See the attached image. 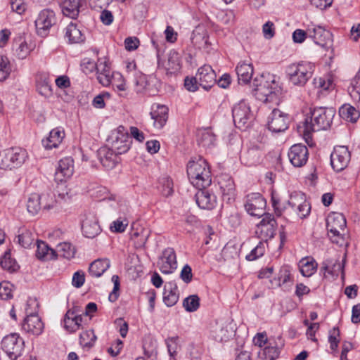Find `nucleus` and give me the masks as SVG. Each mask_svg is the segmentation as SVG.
<instances>
[{
  "label": "nucleus",
  "instance_id": "f257e3e1",
  "mask_svg": "<svg viewBox=\"0 0 360 360\" xmlns=\"http://www.w3.org/2000/svg\"><path fill=\"white\" fill-rule=\"evenodd\" d=\"M310 115L303 122V135L307 141L311 138L312 132L330 128L335 110L333 108L316 107L310 108Z\"/></svg>",
  "mask_w": 360,
  "mask_h": 360
},
{
  "label": "nucleus",
  "instance_id": "f03ea898",
  "mask_svg": "<svg viewBox=\"0 0 360 360\" xmlns=\"http://www.w3.org/2000/svg\"><path fill=\"white\" fill-rule=\"evenodd\" d=\"M187 174L191 183L196 188H206L212 183L211 172L205 160L199 157L187 165Z\"/></svg>",
  "mask_w": 360,
  "mask_h": 360
},
{
  "label": "nucleus",
  "instance_id": "7ed1b4c3",
  "mask_svg": "<svg viewBox=\"0 0 360 360\" xmlns=\"http://www.w3.org/2000/svg\"><path fill=\"white\" fill-rule=\"evenodd\" d=\"M252 87L259 100L266 103H278V90L272 76L269 75L266 77L262 75L259 78H255L252 82Z\"/></svg>",
  "mask_w": 360,
  "mask_h": 360
},
{
  "label": "nucleus",
  "instance_id": "20e7f679",
  "mask_svg": "<svg viewBox=\"0 0 360 360\" xmlns=\"http://www.w3.org/2000/svg\"><path fill=\"white\" fill-rule=\"evenodd\" d=\"M346 224V219L342 214L332 212L328 214L326 219V227L328 235L332 243L339 246L347 244L345 237Z\"/></svg>",
  "mask_w": 360,
  "mask_h": 360
},
{
  "label": "nucleus",
  "instance_id": "39448f33",
  "mask_svg": "<svg viewBox=\"0 0 360 360\" xmlns=\"http://www.w3.org/2000/svg\"><path fill=\"white\" fill-rule=\"evenodd\" d=\"M313 66L309 63H299L290 65L287 68L289 81L293 85L303 86L313 73Z\"/></svg>",
  "mask_w": 360,
  "mask_h": 360
},
{
  "label": "nucleus",
  "instance_id": "423d86ee",
  "mask_svg": "<svg viewBox=\"0 0 360 360\" xmlns=\"http://www.w3.org/2000/svg\"><path fill=\"white\" fill-rule=\"evenodd\" d=\"M108 142L111 149L117 154L125 153L130 148L131 137L123 126H120L112 131L109 136Z\"/></svg>",
  "mask_w": 360,
  "mask_h": 360
},
{
  "label": "nucleus",
  "instance_id": "0eeeda50",
  "mask_svg": "<svg viewBox=\"0 0 360 360\" xmlns=\"http://www.w3.org/2000/svg\"><path fill=\"white\" fill-rule=\"evenodd\" d=\"M35 304V301L29 300L26 304L25 314L26 316L22 323V328L26 333H31L34 335H40L44 329V323L37 314V311H30L29 307Z\"/></svg>",
  "mask_w": 360,
  "mask_h": 360
},
{
  "label": "nucleus",
  "instance_id": "6e6552de",
  "mask_svg": "<svg viewBox=\"0 0 360 360\" xmlns=\"http://www.w3.org/2000/svg\"><path fill=\"white\" fill-rule=\"evenodd\" d=\"M0 167L4 169H12L20 167L25 160L26 153L18 148L6 149L0 155Z\"/></svg>",
  "mask_w": 360,
  "mask_h": 360
},
{
  "label": "nucleus",
  "instance_id": "1a4fd4ad",
  "mask_svg": "<svg viewBox=\"0 0 360 360\" xmlns=\"http://www.w3.org/2000/svg\"><path fill=\"white\" fill-rule=\"evenodd\" d=\"M1 348L10 359L16 360L22 354L24 340L18 333H11L3 338Z\"/></svg>",
  "mask_w": 360,
  "mask_h": 360
},
{
  "label": "nucleus",
  "instance_id": "9d476101",
  "mask_svg": "<svg viewBox=\"0 0 360 360\" xmlns=\"http://www.w3.org/2000/svg\"><path fill=\"white\" fill-rule=\"evenodd\" d=\"M56 21V14L53 10L49 8L41 10L34 20L37 34L42 37L47 36Z\"/></svg>",
  "mask_w": 360,
  "mask_h": 360
},
{
  "label": "nucleus",
  "instance_id": "9b49d317",
  "mask_svg": "<svg viewBox=\"0 0 360 360\" xmlns=\"http://www.w3.org/2000/svg\"><path fill=\"white\" fill-rule=\"evenodd\" d=\"M276 226L274 217L271 214H266L257 225L255 234L262 241L266 243L274 236Z\"/></svg>",
  "mask_w": 360,
  "mask_h": 360
},
{
  "label": "nucleus",
  "instance_id": "f8f14e48",
  "mask_svg": "<svg viewBox=\"0 0 360 360\" xmlns=\"http://www.w3.org/2000/svg\"><path fill=\"white\" fill-rule=\"evenodd\" d=\"M232 115L236 127L241 129L248 128L249 121L252 118L250 106L243 101L233 106Z\"/></svg>",
  "mask_w": 360,
  "mask_h": 360
},
{
  "label": "nucleus",
  "instance_id": "ddd939ff",
  "mask_svg": "<svg viewBox=\"0 0 360 360\" xmlns=\"http://www.w3.org/2000/svg\"><path fill=\"white\" fill-rule=\"evenodd\" d=\"M351 155L347 146H338L330 155V164L337 172L344 170L350 162Z\"/></svg>",
  "mask_w": 360,
  "mask_h": 360
},
{
  "label": "nucleus",
  "instance_id": "4468645a",
  "mask_svg": "<svg viewBox=\"0 0 360 360\" xmlns=\"http://www.w3.org/2000/svg\"><path fill=\"white\" fill-rule=\"evenodd\" d=\"M266 200L259 193H253L247 195L245 208L252 216L262 217L267 213L264 212Z\"/></svg>",
  "mask_w": 360,
  "mask_h": 360
},
{
  "label": "nucleus",
  "instance_id": "2eb2a0df",
  "mask_svg": "<svg viewBox=\"0 0 360 360\" xmlns=\"http://www.w3.org/2000/svg\"><path fill=\"white\" fill-rule=\"evenodd\" d=\"M289 117L287 114L274 108L269 117L268 129L274 133L284 131L288 128Z\"/></svg>",
  "mask_w": 360,
  "mask_h": 360
},
{
  "label": "nucleus",
  "instance_id": "dca6fc26",
  "mask_svg": "<svg viewBox=\"0 0 360 360\" xmlns=\"http://www.w3.org/2000/svg\"><path fill=\"white\" fill-rule=\"evenodd\" d=\"M160 271L165 274L173 273L177 268L176 255L172 248H167L162 252L158 262Z\"/></svg>",
  "mask_w": 360,
  "mask_h": 360
},
{
  "label": "nucleus",
  "instance_id": "f3484780",
  "mask_svg": "<svg viewBox=\"0 0 360 360\" xmlns=\"http://www.w3.org/2000/svg\"><path fill=\"white\" fill-rule=\"evenodd\" d=\"M151 42L154 48L157 50L158 65L160 68L161 67L162 63L160 60V50L158 49V44L154 39H152ZM162 66L165 69L167 75H172L178 72L181 68L180 57L179 53L174 50L171 51L168 54L167 62L166 64H163Z\"/></svg>",
  "mask_w": 360,
  "mask_h": 360
},
{
  "label": "nucleus",
  "instance_id": "a211bd4d",
  "mask_svg": "<svg viewBox=\"0 0 360 360\" xmlns=\"http://www.w3.org/2000/svg\"><path fill=\"white\" fill-rule=\"evenodd\" d=\"M218 185L223 200L227 203L233 201L236 196V188L232 178L228 174H221L218 176Z\"/></svg>",
  "mask_w": 360,
  "mask_h": 360
},
{
  "label": "nucleus",
  "instance_id": "6ab92c4d",
  "mask_svg": "<svg viewBox=\"0 0 360 360\" xmlns=\"http://www.w3.org/2000/svg\"><path fill=\"white\" fill-rule=\"evenodd\" d=\"M288 155L294 167H302L308 160V148L302 143L295 144L290 147Z\"/></svg>",
  "mask_w": 360,
  "mask_h": 360
},
{
  "label": "nucleus",
  "instance_id": "aec40b11",
  "mask_svg": "<svg viewBox=\"0 0 360 360\" xmlns=\"http://www.w3.org/2000/svg\"><path fill=\"white\" fill-rule=\"evenodd\" d=\"M199 85L205 90H210L216 84V73L209 65L198 68L196 73Z\"/></svg>",
  "mask_w": 360,
  "mask_h": 360
},
{
  "label": "nucleus",
  "instance_id": "412c9836",
  "mask_svg": "<svg viewBox=\"0 0 360 360\" xmlns=\"http://www.w3.org/2000/svg\"><path fill=\"white\" fill-rule=\"evenodd\" d=\"M346 258L347 254L345 253L341 262L340 257L328 259L323 262L321 271H323L324 274L328 272L333 276H338L339 274L341 273L343 276L345 275Z\"/></svg>",
  "mask_w": 360,
  "mask_h": 360
},
{
  "label": "nucleus",
  "instance_id": "4be33fe9",
  "mask_svg": "<svg viewBox=\"0 0 360 360\" xmlns=\"http://www.w3.org/2000/svg\"><path fill=\"white\" fill-rule=\"evenodd\" d=\"M82 229L85 237L94 238L101 232V227L96 216L93 213H89L82 221Z\"/></svg>",
  "mask_w": 360,
  "mask_h": 360
},
{
  "label": "nucleus",
  "instance_id": "5701e85b",
  "mask_svg": "<svg viewBox=\"0 0 360 360\" xmlns=\"http://www.w3.org/2000/svg\"><path fill=\"white\" fill-rule=\"evenodd\" d=\"M86 0H64L62 3V12L69 18L76 19L79 13L84 10Z\"/></svg>",
  "mask_w": 360,
  "mask_h": 360
},
{
  "label": "nucleus",
  "instance_id": "b1692460",
  "mask_svg": "<svg viewBox=\"0 0 360 360\" xmlns=\"http://www.w3.org/2000/svg\"><path fill=\"white\" fill-rule=\"evenodd\" d=\"M308 37L321 47H328L331 43V34L321 26L308 28Z\"/></svg>",
  "mask_w": 360,
  "mask_h": 360
},
{
  "label": "nucleus",
  "instance_id": "393cba45",
  "mask_svg": "<svg viewBox=\"0 0 360 360\" xmlns=\"http://www.w3.org/2000/svg\"><path fill=\"white\" fill-rule=\"evenodd\" d=\"M101 165L107 169H113L119 162V158L113 150L108 147H101L97 152Z\"/></svg>",
  "mask_w": 360,
  "mask_h": 360
},
{
  "label": "nucleus",
  "instance_id": "a878e982",
  "mask_svg": "<svg viewBox=\"0 0 360 360\" xmlns=\"http://www.w3.org/2000/svg\"><path fill=\"white\" fill-rule=\"evenodd\" d=\"M46 198L47 196L44 195H39L37 193L31 194L27 202V211L32 215L37 214L42 207L43 201ZM54 206L55 202H52L51 204H44L43 207L44 209L49 210L53 208Z\"/></svg>",
  "mask_w": 360,
  "mask_h": 360
},
{
  "label": "nucleus",
  "instance_id": "bb28decb",
  "mask_svg": "<svg viewBox=\"0 0 360 360\" xmlns=\"http://www.w3.org/2000/svg\"><path fill=\"white\" fill-rule=\"evenodd\" d=\"M151 119L153 120V125L157 129H162L166 124L168 119V108L163 105L157 104L153 105L152 111L150 113Z\"/></svg>",
  "mask_w": 360,
  "mask_h": 360
},
{
  "label": "nucleus",
  "instance_id": "cd10ccee",
  "mask_svg": "<svg viewBox=\"0 0 360 360\" xmlns=\"http://www.w3.org/2000/svg\"><path fill=\"white\" fill-rule=\"evenodd\" d=\"M74 172L73 160L70 157H66L58 162V166L56 172V179L62 181L65 179L70 178Z\"/></svg>",
  "mask_w": 360,
  "mask_h": 360
},
{
  "label": "nucleus",
  "instance_id": "c85d7f7f",
  "mask_svg": "<svg viewBox=\"0 0 360 360\" xmlns=\"http://www.w3.org/2000/svg\"><path fill=\"white\" fill-rule=\"evenodd\" d=\"M203 188H198L199 191L195 195L196 203L201 209L211 210L214 207L215 196Z\"/></svg>",
  "mask_w": 360,
  "mask_h": 360
},
{
  "label": "nucleus",
  "instance_id": "c756f323",
  "mask_svg": "<svg viewBox=\"0 0 360 360\" xmlns=\"http://www.w3.org/2000/svg\"><path fill=\"white\" fill-rule=\"evenodd\" d=\"M179 293L176 284L169 282L165 285L163 292V301L167 307H172L179 300Z\"/></svg>",
  "mask_w": 360,
  "mask_h": 360
},
{
  "label": "nucleus",
  "instance_id": "7c9ffc66",
  "mask_svg": "<svg viewBox=\"0 0 360 360\" xmlns=\"http://www.w3.org/2000/svg\"><path fill=\"white\" fill-rule=\"evenodd\" d=\"M35 255L41 261L55 259L57 257L56 251L51 248L46 243L42 240H37V250Z\"/></svg>",
  "mask_w": 360,
  "mask_h": 360
},
{
  "label": "nucleus",
  "instance_id": "2f4dec72",
  "mask_svg": "<svg viewBox=\"0 0 360 360\" xmlns=\"http://www.w3.org/2000/svg\"><path fill=\"white\" fill-rule=\"evenodd\" d=\"M65 136L63 130L56 128L51 130L49 136L42 140L43 146L48 150L58 147Z\"/></svg>",
  "mask_w": 360,
  "mask_h": 360
},
{
  "label": "nucleus",
  "instance_id": "473e14b6",
  "mask_svg": "<svg viewBox=\"0 0 360 360\" xmlns=\"http://www.w3.org/2000/svg\"><path fill=\"white\" fill-rule=\"evenodd\" d=\"M239 84H247L253 75V67L251 63L240 62L236 68Z\"/></svg>",
  "mask_w": 360,
  "mask_h": 360
},
{
  "label": "nucleus",
  "instance_id": "72a5a7b5",
  "mask_svg": "<svg viewBox=\"0 0 360 360\" xmlns=\"http://www.w3.org/2000/svg\"><path fill=\"white\" fill-rule=\"evenodd\" d=\"M110 267V261L107 259H98L91 263L89 274L92 277L98 278Z\"/></svg>",
  "mask_w": 360,
  "mask_h": 360
},
{
  "label": "nucleus",
  "instance_id": "f704fd0d",
  "mask_svg": "<svg viewBox=\"0 0 360 360\" xmlns=\"http://www.w3.org/2000/svg\"><path fill=\"white\" fill-rule=\"evenodd\" d=\"M65 38L68 39L70 43H82L84 41L85 37L82 31L75 23H70L65 28Z\"/></svg>",
  "mask_w": 360,
  "mask_h": 360
},
{
  "label": "nucleus",
  "instance_id": "c9c22d12",
  "mask_svg": "<svg viewBox=\"0 0 360 360\" xmlns=\"http://www.w3.org/2000/svg\"><path fill=\"white\" fill-rule=\"evenodd\" d=\"M340 116L347 122L354 123L360 117L359 111L349 104H344L339 109Z\"/></svg>",
  "mask_w": 360,
  "mask_h": 360
},
{
  "label": "nucleus",
  "instance_id": "e433bc0d",
  "mask_svg": "<svg viewBox=\"0 0 360 360\" xmlns=\"http://www.w3.org/2000/svg\"><path fill=\"white\" fill-rule=\"evenodd\" d=\"M13 51L16 57L22 60L30 53V48L27 42L22 37L15 38L13 43Z\"/></svg>",
  "mask_w": 360,
  "mask_h": 360
},
{
  "label": "nucleus",
  "instance_id": "4c0bfd02",
  "mask_svg": "<svg viewBox=\"0 0 360 360\" xmlns=\"http://www.w3.org/2000/svg\"><path fill=\"white\" fill-rule=\"evenodd\" d=\"M262 152L258 146H254L248 149L242 157L243 161L248 166L255 165L259 162Z\"/></svg>",
  "mask_w": 360,
  "mask_h": 360
},
{
  "label": "nucleus",
  "instance_id": "58836bf2",
  "mask_svg": "<svg viewBox=\"0 0 360 360\" xmlns=\"http://www.w3.org/2000/svg\"><path fill=\"white\" fill-rule=\"evenodd\" d=\"M36 82L37 90L40 94L45 96H49L52 94L51 84L49 77L46 74L38 75Z\"/></svg>",
  "mask_w": 360,
  "mask_h": 360
},
{
  "label": "nucleus",
  "instance_id": "ea45409f",
  "mask_svg": "<svg viewBox=\"0 0 360 360\" xmlns=\"http://www.w3.org/2000/svg\"><path fill=\"white\" fill-rule=\"evenodd\" d=\"M96 340L97 337L92 329L85 330L79 335V344L83 348H91Z\"/></svg>",
  "mask_w": 360,
  "mask_h": 360
},
{
  "label": "nucleus",
  "instance_id": "a19ab883",
  "mask_svg": "<svg viewBox=\"0 0 360 360\" xmlns=\"http://www.w3.org/2000/svg\"><path fill=\"white\" fill-rule=\"evenodd\" d=\"M216 137L214 133L210 130H205L199 135L198 139V144L204 148H210L214 145Z\"/></svg>",
  "mask_w": 360,
  "mask_h": 360
},
{
  "label": "nucleus",
  "instance_id": "79ce46f5",
  "mask_svg": "<svg viewBox=\"0 0 360 360\" xmlns=\"http://www.w3.org/2000/svg\"><path fill=\"white\" fill-rule=\"evenodd\" d=\"M57 252L63 257L70 259L75 257L76 249L71 243L63 242L57 245Z\"/></svg>",
  "mask_w": 360,
  "mask_h": 360
},
{
  "label": "nucleus",
  "instance_id": "37998d69",
  "mask_svg": "<svg viewBox=\"0 0 360 360\" xmlns=\"http://www.w3.org/2000/svg\"><path fill=\"white\" fill-rule=\"evenodd\" d=\"M0 264L1 267L10 272L16 271L19 269V266L14 259L11 257L9 252H6L1 259Z\"/></svg>",
  "mask_w": 360,
  "mask_h": 360
},
{
  "label": "nucleus",
  "instance_id": "c03bdc74",
  "mask_svg": "<svg viewBox=\"0 0 360 360\" xmlns=\"http://www.w3.org/2000/svg\"><path fill=\"white\" fill-rule=\"evenodd\" d=\"M300 262L302 263L300 272L302 276L309 277L315 273L317 268V263L315 260L312 259L311 261H309L302 259Z\"/></svg>",
  "mask_w": 360,
  "mask_h": 360
},
{
  "label": "nucleus",
  "instance_id": "a18cd8bd",
  "mask_svg": "<svg viewBox=\"0 0 360 360\" xmlns=\"http://www.w3.org/2000/svg\"><path fill=\"white\" fill-rule=\"evenodd\" d=\"M183 307L187 311L193 312L200 307V298L197 295H191L183 301Z\"/></svg>",
  "mask_w": 360,
  "mask_h": 360
},
{
  "label": "nucleus",
  "instance_id": "49530a36",
  "mask_svg": "<svg viewBox=\"0 0 360 360\" xmlns=\"http://www.w3.org/2000/svg\"><path fill=\"white\" fill-rule=\"evenodd\" d=\"M348 91L351 97L356 101H360V75H356L352 80Z\"/></svg>",
  "mask_w": 360,
  "mask_h": 360
},
{
  "label": "nucleus",
  "instance_id": "de8ad7c7",
  "mask_svg": "<svg viewBox=\"0 0 360 360\" xmlns=\"http://www.w3.org/2000/svg\"><path fill=\"white\" fill-rule=\"evenodd\" d=\"M304 200L305 196L303 193L294 192L290 194V198L288 200V205L296 213L300 207L299 204L303 203Z\"/></svg>",
  "mask_w": 360,
  "mask_h": 360
},
{
  "label": "nucleus",
  "instance_id": "09e8293b",
  "mask_svg": "<svg viewBox=\"0 0 360 360\" xmlns=\"http://www.w3.org/2000/svg\"><path fill=\"white\" fill-rule=\"evenodd\" d=\"M34 239L33 233L28 230L22 231L18 236V242L24 248H30Z\"/></svg>",
  "mask_w": 360,
  "mask_h": 360
},
{
  "label": "nucleus",
  "instance_id": "8fccbe9b",
  "mask_svg": "<svg viewBox=\"0 0 360 360\" xmlns=\"http://www.w3.org/2000/svg\"><path fill=\"white\" fill-rule=\"evenodd\" d=\"M265 252L264 242L260 241L257 245L252 250V251L246 255V259L248 261H254L263 256Z\"/></svg>",
  "mask_w": 360,
  "mask_h": 360
},
{
  "label": "nucleus",
  "instance_id": "3c124183",
  "mask_svg": "<svg viewBox=\"0 0 360 360\" xmlns=\"http://www.w3.org/2000/svg\"><path fill=\"white\" fill-rule=\"evenodd\" d=\"M340 333L338 327H334L329 332L328 342H330V349L333 351H335L338 347Z\"/></svg>",
  "mask_w": 360,
  "mask_h": 360
},
{
  "label": "nucleus",
  "instance_id": "603ef678",
  "mask_svg": "<svg viewBox=\"0 0 360 360\" xmlns=\"http://www.w3.org/2000/svg\"><path fill=\"white\" fill-rule=\"evenodd\" d=\"M264 360H276L280 354L277 346H267L263 349Z\"/></svg>",
  "mask_w": 360,
  "mask_h": 360
},
{
  "label": "nucleus",
  "instance_id": "864d4df0",
  "mask_svg": "<svg viewBox=\"0 0 360 360\" xmlns=\"http://www.w3.org/2000/svg\"><path fill=\"white\" fill-rule=\"evenodd\" d=\"M13 285L8 281L0 283V298L2 300H8L13 297L12 295Z\"/></svg>",
  "mask_w": 360,
  "mask_h": 360
},
{
  "label": "nucleus",
  "instance_id": "5fc2aeb1",
  "mask_svg": "<svg viewBox=\"0 0 360 360\" xmlns=\"http://www.w3.org/2000/svg\"><path fill=\"white\" fill-rule=\"evenodd\" d=\"M313 84L314 85L315 88L318 89L317 94H319L322 91L328 90L332 86L333 83L330 79L326 81L325 79L319 77L314 79Z\"/></svg>",
  "mask_w": 360,
  "mask_h": 360
},
{
  "label": "nucleus",
  "instance_id": "6e6d98bb",
  "mask_svg": "<svg viewBox=\"0 0 360 360\" xmlns=\"http://www.w3.org/2000/svg\"><path fill=\"white\" fill-rule=\"evenodd\" d=\"M160 184H162L161 193L164 196H169L173 193L172 180L169 177H164L160 180Z\"/></svg>",
  "mask_w": 360,
  "mask_h": 360
},
{
  "label": "nucleus",
  "instance_id": "4d7b16f0",
  "mask_svg": "<svg viewBox=\"0 0 360 360\" xmlns=\"http://www.w3.org/2000/svg\"><path fill=\"white\" fill-rule=\"evenodd\" d=\"M198 86L200 85L196 75L195 77H185L184 86L188 91L194 92L198 90Z\"/></svg>",
  "mask_w": 360,
  "mask_h": 360
},
{
  "label": "nucleus",
  "instance_id": "13d9d810",
  "mask_svg": "<svg viewBox=\"0 0 360 360\" xmlns=\"http://www.w3.org/2000/svg\"><path fill=\"white\" fill-rule=\"evenodd\" d=\"M177 340L178 337L169 338L166 340L167 350L171 357H174L176 354L179 347Z\"/></svg>",
  "mask_w": 360,
  "mask_h": 360
},
{
  "label": "nucleus",
  "instance_id": "bf43d9fd",
  "mask_svg": "<svg viewBox=\"0 0 360 360\" xmlns=\"http://www.w3.org/2000/svg\"><path fill=\"white\" fill-rule=\"evenodd\" d=\"M112 282L114 283V288H113V290L112 291L110 292V294L109 295V300L110 302H115L117 300L118 298V291L120 290V278L117 275H113L112 276Z\"/></svg>",
  "mask_w": 360,
  "mask_h": 360
},
{
  "label": "nucleus",
  "instance_id": "052dcab7",
  "mask_svg": "<svg viewBox=\"0 0 360 360\" xmlns=\"http://www.w3.org/2000/svg\"><path fill=\"white\" fill-rule=\"evenodd\" d=\"M300 207L298 208L297 211L296 212V214L300 218L304 219L306 218L307 216L309 215L311 212V205L309 202L306 200V199L304 200L303 203L299 204Z\"/></svg>",
  "mask_w": 360,
  "mask_h": 360
},
{
  "label": "nucleus",
  "instance_id": "680f3d73",
  "mask_svg": "<svg viewBox=\"0 0 360 360\" xmlns=\"http://www.w3.org/2000/svg\"><path fill=\"white\" fill-rule=\"evenodd\" d=\"M278 278L281 281L282 285L290 281V267L289 266H283L278 272Z\"/></svg>",
  "mask_w": 360,
  "mask_h": 360
},
{
  "label": "nucleus",
  "instance_id": "e2e57ef3",
  "mask_svg": "<svg viewBox=\"0 0 360 360\" xmlns=\"http://www.w3.org/2000/svg\"><path fill=\"white\" fill-rule=\"evenodd\" d=\"M128 222L126 219L122 220L120 218L114 221L110 225V230L113 232L122 233L125 231Z\"/></svg>",
  "mask_w": 360,
  "mask_h": 360
},
{
  "label": "nucleus",
  "instance_id": "0e129e2a",
  "mask_svg": "<svg viewBox=\"0 0 360 360\" xmlns=\"http://www.w3.org/2000/svg\"><path fill=\"white\" fill-rule=\"evenodd\" d=\"M84 281H85V274H84V271H77L75 273H74V274L72 276V285L74 287H75L77 288L82 287L84 285Z\"/></svg>",
  "mask_w": 360,
  "mask_h": 360
},
{
  "label": "nucleus",
  "instance_id": "69168bd1",
  "mask_svg": "<svg viewBox=\"0 0 360 360\" xmlns=\"http://www.w3.org/2000/svg\"><path fill=\"white\" fill-rule=\"evenodd\" d=\"M10 4L12 11L18 14H22L26 11L27 6L24 0H11Z\"/></svg>",
  "mask_w": 360,
  "mask_h": 360
},
{
  "label": "nucleus",
  "instance_id": "338daca9",
  "mask_svg": "<svg viewBox=\"0 0 360 360\" xmlns=\"http://www.w3.org/2000/svg\"><path fill=\"white\" fill-rule=\"evenodd\" d=\"M180 278L186 283H189L192 281V269L188 264L184 266L180 274Z\"/></svg>",
  "mask_w": 360,
  "mask_h": 360
},
{
  "label": "nucleus",
  "instance_id": "774afa93",
  "mask_svg": "<svg viewBox=\"0 0 360 360\" xmlns=\"http://www.w3.org/2000/svg\"><path fill=\"white\" fill-rule=\"evenodd\" d=\"M100 20L105 25H110L114 20V16L111 11L103 8L100 15Z\"/></svg>",
  "mask_w": 360,
  "mask_h": 360
}]
</instances>
